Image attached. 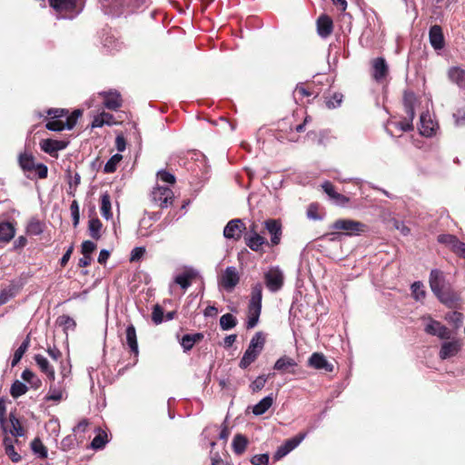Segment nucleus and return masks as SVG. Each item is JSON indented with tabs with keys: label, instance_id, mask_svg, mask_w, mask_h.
<instances>
[{
	"label": "nucleus",
	"instance_id": "f257e3e1",
	"mask_svg": "<svg viewBox=\"0 0 465 465\" xmlns=\"http://www.w3.org/2000/svg\"><path fill=\"white\" fill-rule=\"evenodd\" d=\"M159 184L153 187L151 193L152 202L160 208H168L173 204L174 194L170 188L176 182L175 176L164 170L157 173Z\"/></svg>",
	"mask_w": 465,
	"mask_h": 465
},
{
	"label": "nucleus",
	"instance_id": "f03ea898",
	"mask_svg": "<svg viewBox=\"0 0 465 465\" xmlns=\"http://www.w3.org/2000/svg\"><path fill=\"white\" fill-rule=\"evenodd\" d=\"M331 228L334 231L328 234L332 236L331 239H335L339 235L359 236L368 232L367 224L351 219H338L331 225Z\"/></svg>",
	"mask_w": 465,
	"mask_h": 465
},
{
	"label": "nucleus",
	"instance_id": "7ed1b4c3",
	"mask_svg": "<svg viewBox=\"0 0 465 465\" xmlns=\"http://www.w3.org/2000/svg\"><path fill=\"white\" fill-rule=\"evenodd\" d=\"M147 0H100L104 14L119 16L123 14L133 13L146 3Z\"/></svg>",
	"mask_w": 465,
	"mask_h": 465
},
{
	"label": "nucleus",
	"instance_id": "20e7f679",
	"mask_svg": "<svg viewBox=\"0 0 465 465\" xmlns=\"http://www.w3.org/2000/svg\"><path fill=\"white\" fill-rule=\"evenodd\" d=\"M262 284L257 282L252 287L251 299L248 304L247 329H252L257 325L262 312Z\"/></svg>",
	"mask_w": 465,
	"mask_h": 465
},
{
	"label": "nucleus",
	"instance_id": "39448f33",
	"mask_svg": "<svg viewBox=\"0 0 465 465\" xmlns=\"http://www.w3.org/2000/svg\"><path fill=\"white\" fill-rule=\"evenodd\" d=\"M244 242L252 251L260 253L264 252V245H269L266 238L257 232L255 223H252L249 227V231L244 234Z\"/></svg>",
	"mask_w": 465,
	"mask_h": 465
},
{
	"label": "nucleus",
	"instance_id": "423d86ee",
	"mask_svg": "<svg viewBox=\"0 0 465 465\" xmlns=\"http://www.w3.org/2000/svg\"><path fill=\"white\" fill-rule=\"evenodd\" d=\"M264 282L272 292H279L284 283V274L279 267H271L264 272Z\"/></svg>",
	"mask_w": 465,
	"mask_h": 465
},
{
	"label": "nucleus",
	"instance_id": "0eeeda50",
	"mask_svg": "<svg viewBox=\"0 0 465 465\" xmlns=\"http://www.w3.org/2000/svg\"><path fill=\"white\" fill-rule=\"evenodd\" d=\"M463 342L460 339H453L452 341H444L441 343L439 357L440 360H447L456 356L462 349Z\"/></svg>",
	"mask_w": 465,
	"mask_h": 465
},
{
	"label": "nucleus",
	"instance_id": "6e6552de",
	"mask_svg": "<svg viewBox=\"0 0 465 465\" xmlns=\"http://www.w3.org/2000/svg\"><path fill=\"white\" fill-rule=\"evenodd\" d=\"M424 331L441 340H450L451 337V331L441 322L433 319H430L424 328Z\"/></svg>",
	"mask_w": 465,
	"mask_h": 465
},
{
	"label": "nucleus",
	"instance_id": "1a4fd4ad",
	"mask_svg": "<svg viewBox=\"0 0 465 465\" xmlns=\"http://www.w3.org/2000/svg\"><path fill=\"white\" fill-rule=\"evenodd\" d=\"M246 230L244 223L241 219L231 220L223 229V236L226 239L238 241L242 238V232Z\"/></svg>",
	"mask_w": 465,
	"mask_h": 465
},
{
	"label": "nucleus",
	"instance_id": "9d476101",
	"mask_svg": "<svg viewBox=\"0 0 465 465\" xmlns=\"http://www.w3.org/2000/svg\"><path fill=\"white\" fill-rule=\"evenodd\" d=\"M306 437V433H300L293 438L287 440L282 445H281L273 455L275 460H279L289 452L294 450Z\"/></svg>",
	"mask_w": 465,
	"mask_h": 465
},
{
	"label": "nucleus",
	"instance_id": "9b49d317",
	"mask_svg": "<svg viewBox=\"0 0 465 465\" xmlns=\"http://www.w3.org/2000/svg\"><path fill=\"white\" fill-rule=\"evenodd\" d=\"M264 228L271 235L269 245L275 246L281 242L282 229V223L276 219H268L264 223Z\"/></svg>",
	"mask_w": 465,
	"mask_h": 465
},
{
	"label": "nucleus",
	"instance_id": "f8f14e48",
	"mask_svg": "<svg viewBox=\"0 0 465 465\" xmlns=\"http://www.w3.org/2000/svg\"><path fill=\"white\" fill-rule=\"evenodd\" d=\"M240 276L238 271L233 266H229L225 269L222 275L221 283L227 291H232L239 283Z\"/></svg>",
	"mask_w": 465,
	"mask_h": 465
},
{
	"label": "nucleus",
	"instance_id": "ddd939ff",
	"mask_svg": "<svg viewBox=\"0 0 465 465\" xmlns=\"http://www.w3.org/2000/svg\"><path fill=\"white\" fill-rule=\"evenodd\" d=\"M298 366L296 361L289 356L280 357L273 365V370L281 373L295 374V368Z\"/></svg>",
	"mask_w": 465,
	"mask_h": 465
},
{
	"label": "nucleus",
	"instance_id": "4468645a",
	"mask_svg": "<svg viewBox=\"0 0 465 465\" xmlns=\"http://www.w3.org/2000/svg\"><path fill=\"white\" fill-rule=\"evenodd\" d=\"M322 188L324 191V193L329 196L330 200L332 201L337 205L344 206L350 201L347 196L337 193L334 189L333 184L329 181H325L322 184Z\"/></svg>",
	"mask_w": 465,
	"mask_h": 465
},
{
	"label": "nucleus",
	"instance_id": "2eb2a0df",
	"mask_svg": "<svg viewBox=\"0 0 465 465\" xmlns=\"http://www.w3.org/2000/svg\"><path fill=\"white\" fill-rule=\"evenodd\" d=\"M308 364L316 370H323L327 372L333 371V365L330 363L326 357L321 352H314L308 360Z\"/></svg>",
	"mask_w": 465,
	"mask_h": 465
},
{
	"label": "nucleus",
	"instance_id": "dca6fc26",
	"mask_svg": "<svg viewBox=\"0 0 465 465\" xmlns=\"http://www.w3.org/2000/svg\"><path fill=\"white\" fill-rule=\"evenodd\" d=\"M440 302L446 306L452 308L460 301L459 294L450 288H442L440 292L434 293Z\"/></svg>",
	"mask_w": 465,
	"mask_h": 465
},
{
	"label": "nucleus",
	"instance_id": "f3484780",
	"mask_svg": "<svg viewBox=\"0 0 465 465\" xmlns=\"http://www.w3.org/2000/svg\"><path fill=\"white\" fill-rule=\"evenodd\" d=\"M67 144L68 143L64 141L44 139L40 143V147L45 153L54 155L58 151L65 149Z\"/></svg>",
	"mask_w": 465,
	"mask_h": 465
},
{
	"label": "nucleus",
	"instance_id": "a211bd4d",
	"mask_svg": "<svg viewBox=\"0 0 465 465\" xmlns=\"http://www.w3.org/2000/svg\"><path fill=\"white\" fill-rule=\"evenodd\" d=\"M429 39L435 50H440L444 47V35L440 25H434L430 28Z\"/></svg>",
	"mask_w": 465,
	"mask_h": 465
},
{
	"label": "nucleus",
	"instance_id": "6ab92c4d",
	"mask_svg": "<svg viewBox=\"0 0 465 465\" xmlns=\"http://www.w3.org/2000/svg\"><path fill=\"white\" fill-rule=\"evenodd\" d=\"M332 31H333V23H332L331 18L327 15H322L317 19L318 35L322 38H326L331 35Z\"/></svg>",
	"mask_w": 465,
	"mask_h": 465
},
{
	"label": "nucleus",
	"instance_id": "aec40b11",
	"mask_svg": "<svg viewBox=\"0 0 465 465\" xmlns=\"http://www.w3.org/2000/svg\"><path fill=\"white\" fill-rule=\"evenodd\" d=\"M34 359L41 371L46 375L47 379L51 382H54L55 380V372L54 369L49 363L48 360L41 354H35Z\"/></svg>",
	"mask_w": 465,
	"mask_h": 465
},
{
	"label": "nucleus",
	"instance_id": "412c9836",
	"mask_svg": "<svg viewBox=\"0 0 465 465\" xmlns=\"http://www.w3.org/2000/svg\"><path fill=\"white\" fill-rule=\"evenodd\" d=\"M389 68L384 58L377 57L373 60L372 76L376 81L380 82L383 80L386 77Z\"/></svg>",
	"mask_w": 465,
	"mask_h": 465
},
{
	"label": "nucleus",
	"instance_id": "4be33fe9",
	"mask_svg": "<svg viewBox=\"0 0 465 465\" xmlns=\"http://www.w3.org/2000/svg\"><path fill=\"white\" fill-rule=\"evenodd\" d=\"M449 80L461 89H465V69L460 66H451L447 73Z\"/></svg>",
	"mask_w": 465,
	"mask_h": 465
},
{
	"label": "nucleus",
	"instance_id": "5701e85b",
	"mask_svg": "<svg viewBox=\"0 0 465 465\" xmlns=\"http://www.w3.org/2000/svg\"><path fill=\"white\" fill-rule=\"evenodd\" d=\"M125 340L126 344L129 347L131 352L134 353L135 358H137L139 354V348L137 342L136 330L132 323L126 327Z\"/></svg>",
	"mask_w": 465,
	"mask_h": 465
},
{
	"label": "nucleus",
	"instance_id": "b1692460",
	"mask_svg": "<svg viewBox=\"0 0 465 465\" xmlns=\"http://www.w3.org/2000/svg\"><path fill=\"white\" fill-rule=\"evenodd\" d=\"M104 97V105L110 110H117L122 105V99L117 92L100 93Z\"/></svg>",
	"mask_w": 465,
	"mask_h": 465
},
{
	"label": "nucleus",
	"instance_id": "393cba45",
	"mask_svg": "<svg viewBox=\"0 0 465 465\" xmlns=\"http://www.w3.org/2000/svg\"><path fill=\"white\" fill-rule=\"evenodd\" d=\"M195 276L196 274L193 270L185 268L175 275L174 282L180 285L183 289H187Z\"/></svg>",
	"mask_w": 465,
	"mask_h": 465
},
{
	"label": "nucleus",
	"instance_id": "a878e982",
	"mask_svg": "<svg viewBox=\"0 0 465 465\" xmlns=\"http://www.w3.org/2000/svg\"><path fill=\"white\" fill-rule=\"evenodd\" d=\"M444 274L438 269H433L430 273V287L433 293L440 292L444 287Z\"/></svg>",
	"mask_w": 465,
	"mask_h": 465
},
{
	"label": "nucleus",
	"instance_id": "bb28decb",
	"mask_svg": "<svg viewBox=\"0 0 465 465\" xmlns=\"http://www.w3.org/2000/svg\"><path fill=\"white\" fill-rule=\"evenodd\" d=\"M7 433H10L14 437H22L25 435V430L20 420L13 413L10 414L9 420H7Z\"/></svg>",
	"mask_w": 465,
	"mask_h": 465
},
{
	"label": "nucleus",
	"instance_id": "cd10ccee",
	"mask_svg": "<svg viewBox=\"0 0 465 465\" xmlns=\"http://www.w3.org/2000/svg\"><path fill=\"white\" fill-rule=\"evenodd\" d=\"M248 444L249 440L247 437L241 433H237L232 439V448L236 455H242L245 452Z\"/></svg>",
	"mask_w": 465,
	"mask_h": 465
},
{
	"label": "nucleus",
	"instance_id": "c85d7f7f",
	"mask_svg": "<svg viewBox=\"0 0 465 465\" xmlns=\"http://www.w3.org/2000/svg\"><path fill=\"white\" fill-rule=\"evenodd\" d=\"M416 98L413 93H405L403 97L404 110L407 114L408 120L413 121L415 117L414 104Z\"/></svg>",
	"mask_w": 465,
	"mask_h": 465
},
{
	"label": "nucleus",
	"instance_id": "c756f323",
	"mask_svg": "<svg viewBox=\"0 0 465 465\" xmlns=\"http://www.w3.org/2000/svg\"><path fill=\"white\" fill-rule=\"evenodd\" d=\"M273 401L274 398L272 394L264 397L253 406L252 413L256 416L264 414L272 407Z\"/></svg>",
	"mask_w": 465,
	"mask_h": 465
},
{
	"label": "nucleus",
	"instance_id": "7c9ffc66",
	"mask_svg": "<svg viewBox=\"0 0 465 465\" xmlns=\"http://www.w3.org/2000/svg\"><path fill=\"white\" fill-rule=\"evenodd\" d=\"M19 166L24 172H32L35 168L36 164L35 157L31 153H23L18 157Z\"/></svg>",
	"mask_w": 465,
	"mask_h": 465
},
{
	"label": "nucleus",
	"instance_id": "2f4dec72",
	"mask_svg": "<svg viewBox=\"0 0 465 465\" xmlns=\"http://www.w3.org/2000/svg\"><path fill=\"white\" fill-rule=\"evenodd\" d=\"M15 229L12 223L4 222L0 223V242H8L15 236Z\"/></svg>",
	"mask_w": 465,
	"mask_h": 465
},
{
	"label": "nucleus",
	"instance_id": "473e14b6",
	"mask_svg": "<svg viewBox=\"0 0 465 465\" xmlns=\"http://www.w3.org/2000/svg\"><path fill=\"white\" fill-rule=\"evenodd\" d=\"M103 224L98 218H92L88 222L89 235L94 239L99 240L102 236Z\"/></svg>",
	"mask_w": 465,
	"mask_h": 465
},
{
	"label": "nucleus",
	"instance_id": "72a5a7b5",
	"mask_svg": "<svg viewBox=\"0 0 465 465\" xmlns=\"http://www.w3.org/2000/svg\"><path fill=\"white\" fill-rule=\"evenodd\" d=\"M264 344H265V337L262 334V332L258 331L251 339L248 349L254 351L261 354L262 351L263 350Z\"/></svg>",
	"mask_w": 465,
	"mask_h": 465
},
{
	"label": "nucleus",
	"instance_id": "f704fd0d",
	"mask_svg": "<svg viewBox=\"0 0 465 465\" xmlns=\"http://www.w3.org/2000/svg\"><path fill=\"white\" fill-rule=\"evenodd\" d=\"M259 355L260 353L247 348L240 361L239 367L242 370L247 369L252 363H253L257 360Z\"/></svg>",
	"mask_w": 465,
	"mask_h": 465
},
{
	"label": "nucleus",
	"instance_id": "c9c22d12",
	"mask_svg": "<svg viewBox=\"0 0 465 465\" xmlns=\"http://www.w3.org/2000/svg\"><path fill=\"white\" fill-rule=\"evenodd\" d=\"M51 6L56 11H71L74 8L75 0H49Z\"/></svg>",
	"mask_w": 465,
	"mask_h": 465
},
{
	"label": "nucleus",
	"instance_id": "e433bc0d",
	"mask_svg": "<svg viewBox=\"0 0 465 465\" xmlns=\"http://www.w3.org/2000/svg\"><path fill=\"white\" fill-rule=\"evenodd\" d=\"M426 117H427V115H425V114L420 115V133L423 136L430 137L434 134L435 124L430 120L427 121Z\"/></svg>",
	"mask_w": 465,
	"mask_h": 465
},
{
	"label": "nucleus",
	"instance_id": "4c0bfd02",
	"mask_svg": "<svg viewBox=\"0 0 465 465\" xmlns=\"http://www.w3.org/2000/svg\"><path fill=\"white\" fill-rule=\"evenodd\" d=\"M101 214L106 220L113 217V213L111 212V199L107 193L101 196Z\"/></svg>",
	"mask_w": 465,
	"mask_h": 465
},
{
	"label": "nucleus",
	"instance_id": "58836bf2",
	"mask_svg": "<svg viewBox=\"0 0 465 465\" xmlns=\"http://www.w3.org/2000/svg\"><path fill=\"white\" fill-rule=\"evenodd\" d=\"M29 345H30V336L27 335V337L25 339V341L21 343V345L15 351L13 360H12V366H15L21 361L22 357L27 351Z\"/></svg>",
	"mask_w": 465,
	"mask_h": 465
},
{
	"label": "nucleus",
	"instance_id": "ea45409f",
	"mask_svg": "<svg viewBox=\"0 0 465 465\" xmlns=\"http://www.w3.org/2000/svg\"><path fill=\"white\" fill-rule=\"evenodd\" d=\"M201 333L185 334L184 336H183L180 343L183 348L184 351L191 350L193 347L194 343L201 339Z\"/></svg>",
	"mask_w": 465,
	"mask_h": 465
},
{
	"label": "nucleus",
	"instance_id": "a19ab883",
	"mask_svg": "<svg viewBox=\"0 0 465 465\" xmlns=\"http://www.w3.org/2000/svg\"><path fill=\"white\" fill-rule=\"evenodd\" d=\"M112 123L113 115L103 112L94 117L92 123V128L102 127L104 124H111Z\"/></svg>",
	"mask_w": 465,
	"mask_h": 465
},
{
	"label": "nucleus",
	"instance_id": "79ce46f5",
	"mask_svg": "<svg viewBox=\"0 0 465 465\" xmlns=\"http://www.w3.org/2000/svg\"><path fill=\"white\" fill-rule=\"evenodd\" d=\"M237 320L231 313H225L220 318V326L223 331L231 330L236 326Z\"/></svg>",
	"mask_w": 465,
	"mask_h": 465
},
{
	"label": "nucleus",
	"instance_id": "37998d69",
	"mask_svg": "<svg viewBox=\"0 0 465 465\" xmlns=\"http://www.w3.org/2000/svg\"><path fill=\"white\" fill-rule=\"evenodd\" d=\"M123 156L119 153L113 155L105 163L104 172L105 173H112L116 171L117 165L122 161Z\"/></svg>",
	"mask_w": 465,
	"mask_h": 465
},
{
	"label": "nucleus",
	"instance_id": "c03bdc74",
	"mask_svg": "<svg viewBox=\"0 0 465 465\" xmlns=\"http://www.w3.org/2000/svg\"><path fill=\"white\" fill-rule=\"evenodd\" d=\"M27 390L28 389L25 384L19 381H15L11 386L10 394L13 398L16 399L25 394Z\"/></svg>",
	"mask_w": 465,
	"mask_h": 465
},
{
	"label": "nucleus",
	"instance_id": "a18cd8bd",
	"mask_svg": "<svg viewBox=\"0 0 465 465\" xmlns=\"http://www.w3.org/2000/svg\"><path fill=\"white\" fill-rule=\"evenodd\" d=\"M31 448L34 453L40 458L45 459L47 457V449L39 439L36 438L32 441Z\"/></svg>",
	"mask_w": 465,
	"mask_h": 465
},
{
	"label": "nucleus",
	"instance_id": "49530a36",
	"mask_svg": "<svg viewBox=\"0 0 465 465\" xmlns=\"http://www.w3.org/2000/svg\"><path fill=\"white\" fill-rule=\"evenodd\" d=\"M56 322L59 326L63 327L64 331L74 330L76 323L75 321L68 315H61L57 318Z\"/></svg>",
	"mask_w": 465,
	"mask_h": 465
},
{
	"label": "nucleus",
	"instance_id": "de8ad7c7",
	"mask_svg": "<svg viewBox=\"0 0 465 465\" xmlns=\"http://www.w3.org/2000/svg\"><path fill=\"white\" fill-rule=\"evenodd\" d=\"M63 398V391L59 388H56L54 384H51L48 390L45 400L46 401H60Z\"/></svg>",
	"mask_w": 465,
	"mask_h": 465
},
{
	"label": "nucleus",
	"instance_id": "09e8293b",
	"mask_svg": "<svg viewBox=\"0 0 465 465\" xmlns=\"http://www.w3.org/2000/svg\"><path fill=\"white\" fill-rule=\"evenodd\" d=\"M77 445L76 436L70 434L64 437L61 441V448L64 451H68Z\"/></svg>",
	"mask_w": 465,
	"mask_h": 465
},
{
	"label": "nucleus",
	"instance_id": "8fccbe9b",
	"mask_svg": "<svg viewBox=\"0 0 465 465\" xmlns=\"http://www.w3.org/2000/svg\"><path fill=\"white\" fill-rule=\"evenodd\" d=\"M165 310L163 306L155 304L152 312V320L155 324H160L163 322Z\"/></svg>",
	"mask_w": 465,
	"mask_h": 465
},
{
	"label": "nucleus",
	"instance_id": "3c124183",
	"mask_svg": "<svg viewBox=\"0 0 465 465\" xmlns=\"http://www.w3.org/2000/svg\"><path fill=\"white\" fill-rule=\"evenodd\" d=\"M43 223L38 220H31L27 225V232L32 235H39L43 232Z\"/></svg>",
	"mask_w": 465,
	"mask_h": 465
},
{
	"label": "nucleus",
	"instance_id": "603ef678",
	"mask_svg": "<svg viewBox=\"0 0 465 465\" xmlns=\"http://www.w3.org/2000/svg\"><path fill=\"white\" fill-rule=\"evenodd\" d=\"M268 376L260 375L251 384L250 389L252 392L260 391L267 382Z\"/></svg>",
	"mask_w": 465,
	"mask_h": 465
},
{
	"label": "nucleus",
	"instance_id": "864d4df0",
	"mask_svg": "<svg viewBox=\"0 0 465 465\" xmlns=\"http://www.w3.org/2000/svg\"><path fill=\"white\" fill-rule=\"evenodd\" d=\"M107 435L105 433H99L91 442V448L94 450L103 449L107 442Z\"/></svg>",
	"mask_w": 465,
	"mask_h": 465
},
{
	"label": "nucleus",
	"instance_id": "5fc2aeb1",
	"mask_svg": "<svg viewBox=\"0 0 465 465\" xmlns=\"http://www.w3.org/2000/svg\"><path fill=\"white\" fill-rule=\"evenodd\" d=\"M6 408L3 399H0V425L3 433H7Z\"/></svg>",
	"mask_w": 465,
	"mask_h": 465
},
{
	"label": "nucleus",
	"instance_id": "6e6d98bb",
	"mask_svg": "<svg viewBox=\"0 0 465 465\" xmlns=\"http://www.w3.org/2000/svg\"><path fill=\"white\" fill-rule=\"evenodd\" d=\"M343 95L340 93H335L332 96L326 101V106L329 109H333L341 104Z\"/></svg>",
	"mask_w": 465,
	"mask_h": 465
},
{
	"label": "nucleus",
	"instance_id": "4d7b16f0",
	"mask_svg": "<svg viewBox=\"0 0 465 465\" xmlns=\"http://www.w3.org/2000/svg\"><path fill=\"white\" fill-rule=\"evenodd\" d=\"M412 295L416 300H420L425 297V291L420 282H415L411 285Z\"/></svg>",
	"mask_w": 465,
	"mask_h": 465
},
{
	"label": "nucleus",
	"instance_id": "13d9d810",
	"mask_svg": "<svg viewBox=\"0 0 465 465\" xmlns=\"http://www.w3.org/2000/svg\"><path fill=\"white\" fill-rule=\"evenodd\" d=\"M46 129L50 131L59 132L65 129L64 123L62 120H51L45 124Z\"/></svg>",
	"mask_w": 465,
	"mask_h": 465
},
{
	"label": "nucleus",
	"instance_id": "bf43d9fd",
	"mask_svg": "<svg viewBox=\"0 0 465 465\" xmlns=\"http://www.w3.org/2000/svg\"><path fill=\"white\" fill-rule=\"evenodd\" d=\"M456 239L457 237L455 235L449 233L440 234L437 238L440 243H442L450 248L454 243V241H456Z\"/></svg>",
	"mask_w": 465,
	"mask_h": 465
},
{
	"label": "nucleus",
	"instance_id": "052dcab7",
	"mask_svg": "<svg viewBox=\"0 0 465 465\" xmlns=\"http://www.w3.org/2000/svg\"><path fill=\"white\" fill-rule=\"evenodd\" d=\"M70 211L73 218V225L74 227H76L79 223L80 219L79 206L76 201L72 202Z\"/></svg>",
	"mask_w": 465,
	"mask_h": 465
},
{
	"label": "nucleus",
	"instance_id": "680f3d73",
	"mask_svg": "<svg viewBox=\"0 0 465 465\" xmlns=\"http://www.w3.org/2000/svg\"><path fill=\"white\" fill-rule=\"evenodd\" d=\"M251 462L252 465H268L269 463V455L267 453L254 455Z\"/></svg>",
	"mask_w": 465,
	"mask_h": 465
},
{
	"label": "nucleus",
	"instance_id": "e2e57ef3",
	"mask_svg": "<svg viewBox=\"0 0 465 465\" xmlns=\"http://www.w3.org/2000/svg\"><path fill=\"white\" fill-rule=\"evenodd\" d=\"M96 249V244L92 241H84L81 246L82 254L91 255Z\"/></svg>",
	"mask_w": 465,
	"mask_h": 465
},
{
	"label": "nucleus",
	"instance_id": "0e129e2a",
	"mask_svg": "<svg viewBox=\"0 0 465 465\" xmlns=\"http://www.w3.org/2000/svg\"><path fill=\"white\" fill-rule=\"evenodd\" d=\"M5 452L13 462H19L22 459L21 455L15 450L14 445H9L8 448H5Z\"/></svg>",
	"mask_w": 465,
	"mask_h": 465
},
{
	"label": "nucleus",
	"instance_id": "69168bd1",
	"mask_svg": "<svg viewBox=\"0 0 465 465\" xmlns=\"http://www.w3.org/2000/svg\"><path fill=\"white\" fill-rule=\"evenodd\" d=\"M46 351L53 361H58V362L62 361L63 354L57 347H55V346L48 347Z\"/></svg>",
	"mask_w": 465,
	"mask_h": 465
},
{
	"label": "nucleus",
	"instance_id": "338daca9",
	"mask_svg": "<svg viewBox=\"0 0 465 465\" xmlns=\"http://www.w3.org/2000/svg\"><path fill=\"white\" fill-rule=\"evenodd\" d=\"M145 253L144 247H135L131 252L130 262H138Z\"/></svg>",
	"mask_w": 465,
	"mask_h": 465
},
{
	"label": "nucleus",
	"instance_id": "774afa93",
	"mask_svg": "<svg viewBox=\"0 0 465 465\" xmlns=\"http://www.w3.org/2000/svg\"><path fill=\"white\" fill-rule=\"evenodd\" d=\"M455 123L457 125H463L465 124V110L459 109L453 114Z\"/></svg>",
	"mask_w": 465,
	"mask_h": 465
}]
</instances>
